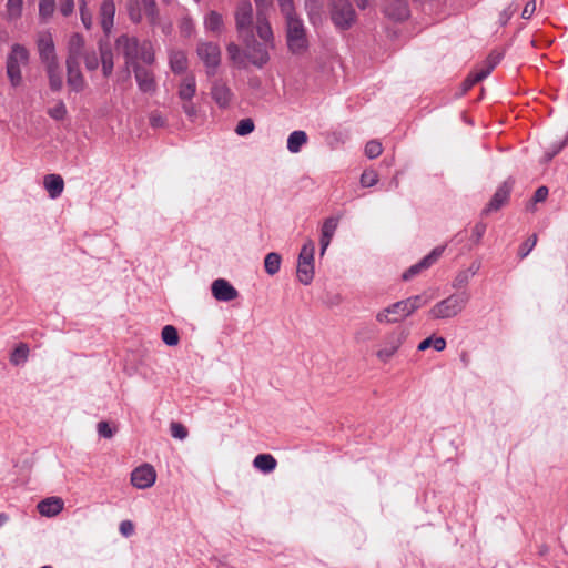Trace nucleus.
I'll use <instances>...</instances> for the list:
<instances>
[{
  "label": "nucleus",
  "mask_w": 568,
  "mask_h": 568,
  "mask_svg": "<svg viewBox=\"0 0 568 568\" xmlns=\"http://www.w3.org/2000/svg\"><path fill=\"white\" fill-rule=\"evenodd\" d=\"M470 301L468 291H458L448 295L446 298L437 302L429 311L428 315L433 320L446 321L457 317L464 312Z\"/></svg>",
  "instance_id": "f257e3e1"
},
{
  "label": "nucleus",
  "mask_w": 568,
  "mask_h": 568,
  "mask_svg": "<svg viewBox=\"0 0 568 568\" xmlns=\"http://www.w3.org/2000/svg\"><path fill=\"white\" fill-rule=\"evenodd\" d=\"M407 337L408 329L402 326H397L394 329L387 332L377 344L375 352L376 358L383 364L389 363L404 345Z\"/></svg>",
  "instance_id": "f03ea898"
},
{
  "label": "nucleus",
  "mask_w": 568,
  "mask_h": 568,
  "mask_svg": "<svg viewBox=\"0 0 568 568\" xmlns=\"http://www.w3.org/2000/svg\"><path fill=\"white\" fill-rule=\"evenodd\" d=\"M286 44L294 55H303L308 50L306 29L298 17H288L286 20Z\"/></svg>",
  "instance_id": "7ed1b4c3"
},
{
  "label": "nucleus",
  "mask_w": 568,
  "mask_h": 568,
  "mask_svg": "<svg viewBox=\"0 0 568 568\" xmlns=\"http://www.w3.org/2000/svg\"><path fill=\"white\" fill-rule=\"evenodd\" d=\"M29 62V52L21 44H13L7 58V75L12 87L22 83V68Z\"/></svg>",
  "instance_id": "20e7f679"
},
{
  "label": "nucleus",
  "mask_w": 568,
  "mask_h": 568,
  "mask_svg": "<svg viewBox=\"0 0 568 568\" xmlns=\"http://www.w3.org/2000/svg\"><path fill=\"white\" fill-rule=\"evenodd\" d=\"M314 255H315V243L313 240L307 239L303 244L301 252L298 254L297 267H296V276L297 280L303 285H308L312 283L315 274L314 266Z\"/></svg>",
  "instance_id": "39448f33"
},
{
  "label": "nucleus",
  "mask_w": 568,
  "mask_h": 568,
  "mask_svg": "<svg viewBox=\"0 0 568 568\" xmlns=\"http://www.w3.org/2000/svg\"><path fill=\"white\" fill-rule=\"evenodd\" d=\"M331 20L337 30L351 29L357 19L356 11L349 0H331Z\"/></svg>",
  "instance_id": "423d86ee"
},
{
  "label": "nucleus",
  "mask_w": 568,
  "mask_h": 568,
  "mask_svg": "<svg viewBox=\"0 0 568 568\" xmlns=\"http://www.w3.org/2000/svg\"><path fill=\"white\" fill-rule=\"evenodd\" d=\"M234 19L239 38L242 41L252 39L253 8L248 0H240L237 2L234 12Z\"/></svg>",
  "instance_id": "0eeeda50"
},
{
  "label": "nucleus",
  "mask_w": 568,
  "mask_h": 568,
  "mask_svg": "<svg viewBox=\"0 0 568 568\" xmlns=\"http://www.w3.org/2000/svg\"><path fill=\"white\" fill-rule=\"evenodd\" d=\"M128 13L132 22L139 23L146 18L151 24L158 21L155 0H129Z\"/></svg>",
  "instance_id": "6e6552de"
},
{
  "label": "nucleus",
  "mask_w": 568,
  "mask_h": 568,
  "mask_svg": "<svg viewBox=\"0 0 568 568\" xmlns=\"http://www.w3.org/2000/svg\"><path fill=\"white\" fill-rule=\"evenodd\" d=\"M200 60L206 68L207 75H214L221 63V49L216 43L201 41L196 49Z\"/></svg>",
  "instance_id": "1a4fd4ad"
},
{
  "label": "nucleus",
  "mask_w": 568,
  "mask_h": 568,
  "mask_svg": "<svg viewBox=\"0 0 568 568\" xmlns=\"http://www.w3.org/2000/svg\"><path fill=\"white\" fill-rule=\"evenodd\" d=\"M408 316H410V313L405 301L402 300L379 310L375 315V320L379 324L389 325L399 323Z\"/></svg>",
  "instance_id": "9d476101"
},
{
  "label": "nucleus",
  "mask_w": 568,
  "mask_h": 568,
  "mask_svg": "<svg viewBox=\"0 0 568 568\" xmlns=\"http://www.w3.org/2000/svg\"><path fill=\"white\" fill-rule=\"evenodd\" d=\"M115 45L116 50L123 54L128 69H132L134 65H140L139 55L142 42H139V40L133 37L121 36L118 38Z\"/></svg>",
  "instance_id": "9b49d317"
},
{
  "label": "nucleus",
  "mask_w": 568,
  "mask_h": 568,
  "mask_svg": "<svg viewBox=\"0 0 568 568\" xmlns=\"http://www.w3.org/2000/svg\"><path fill=\"white\" fill-rule=\"evenodd\" d=\"M446 246L439 245L433 248L426 256H424L418 263L412 265L406 272L403 274V280L408 281L419 274L422 271L429 268L433 264H435L439 257L443 255Z\"/></svg>",
  "instance_id": "f8f14e48"
},
{
  "label": "nucleus",
  "mask_w": 568,
  "mask_h": 568,
  "mask_svg": "<svg viewBox=\"0 0 568 568\" xmlns=\"http://www.w3.org/2000/svg\"><path fill=\"white\" fill-rule=\"evenodd\" d=\"M246 45L247 61L257 68H263L270 60V54L266 44L256 43L254 37L243 41Z\"/></svg>",
  "instance_id": "ddd939ff"
},
{
  "label": "nucleus",
  "mask_w": 568,
  "mask_h": 568,
  "mask_svg": "<svg viewBox=\"0 0 568 568\" xmlns=\"http://www.w3.org/2000/svg\"><path fill=\"white\" fill-rule=\"evenodd\" d=\"M212 296L219 302H231L239 297V291L225 278H216L211 284Z\"/></svg>",
  "instance_id": "4468645a"
},
{
  "label": "nucleus",
  "mask_w": 568,
  "mask_h": 568,
  "mask_svg": "<svg viewBox=\"0 0 568 568\" xmlns=\"http://www.w3.org/2000/svg\"><path fill=\"white\" fill-rule=\"evenodd\" d=\"M156 478V473L150 464H143L131 474V483L134 487L144 489L151 487Z\"/></svg>",
  "instance_id": "2eb2a0df"
},
{
  "label": "nucleus",
  "mask_w": 568,
  "mask_h": 568,
  "mask_svg": "<svg viewBox=\"0 0 568 568\" xmlns=\"http://www.w3.org/2000/svg\"><path fill=\"white\" fill-rule=\"evenodd\" d=\"M138 88L141 92L153 94L156 91V81L152 71L140 65L132 68Z\"/></svg>",
  "instance_id": "dca6fc26"
},
{
  "label": "nucleus",
  "mask_w": 568,
  "mask_h": 568,
  "mask_svg": "<svg viewBox=\"0 0 568 568\" xmlns=\"http://www.w3.org/2000/svg\"><path fill=\"white\" fill-rule=\"evenodd\" d=\"M211 97L220 109H227L233 99V92L222 80H215L211 87Z\"/></svg>",
  "instance_id": "f3484780"
},
{
  "label": "nucleus",
  "mask_w": 568,
  "mask_h": 568,
  "mask_svg": "<svg viewBox=\"0 0 568 568\" xmlns=\"http://www.w3.org/2000/svg\"><path fill=\"white\" fill-rule=\"evenodd\" d=\"M38 50L40 59L43 64L58 61L55 55L54 42L51 33L43 32L39 34Z\"/></svg>",
  "instance_id": "a211bd4d"
},
{
  "label": "nucleus",
  "mask_w": 568,
  "mask_h": 568,
  "mask_svg": "<svg viewBox=\"0 0 568 568\" xmlns=\"http://www.w3.org/2000/svg\"><path fill=\"white\" fill-rule=\"evenodd\" d=\"M513 183L510 181H505L495 192L491 200L484 209V214H489L491 212L498 211L505 203H507L510 192H511Z\"/></svg>",
  "instance_id": "6ab92c4d"
},
{
  "label": "nucleus",
  "mask_w": 568,
  "mask_h": 568,
  "mask_svg": "<svg viewBox=\"0 0 568 568\" xmlns=\"http://www.w3.org/2000/svg\"><path fill=\"white\" fill-rule=\"evenodd\" d=\"M480 266L481 264L479 261H474L467 268L459 270L452 281V287L464 291L463 288H465L469 284L470 280L479 272Z\"/></svg>",
  "instance_id": "aec40b11"
},
{
  "label": "nucleus",
  "mask_w": 568,
  "mask_h": 568,
  "mask_svg": "<svg viewBox=\"0 0 568 568\" xmlns=\"http://www.w3.org/2000/svg\"><path fill=\"white\" fill-rule=\"evenodd\" d=\"M67 63V82L74 92H81L85 88V80L80 70V62Z\"/></svg>",
  "instance_id": "412c9836"
},
{
  "label": "nucleus",
  "mask_w": 568,
  "mask_h": 568,
  "mask_svg": "<svg viewBox=\"0 0 568 568\" xmlns=\"http://www.w3.org/2000/svg\"><path fill=\"white\" fill-rule=\"evenodd\" d=\"M339 219L329 216L324 220L321 229V255H324L338 226Z\"/></svg>",
  "instance_id": "4be33fe9"
},
{
  "label": "nucleus",
  "mask_w": 568,
  "mask_h": 568,
  "mask_svg": "<svg viewBox=\"0 0 568 568\" xmlns=\"http://www.w3.org/2000/svg\"><path fill=\"white\" fill-rule=\"evenodd\" d=\"M115 4L113 0H103L100 7V23L103 31L108 34L114 24Z\"/></svg>",
  "instance_id": "5701e85b"
},
{
  "label": "nucleus",
  "mask_w": 568,
  "mask_h": 568,
  "mask_svg": "<svg viewBox=\"0 0 568 568\" xmlns=\"http://www.w3.org/2000/svg\"><path fill=\"white\" fill-rule=\"evenodd\" d=\"M84 38L80 33H73L68 41L67 62H80L84 53Z\"/></svg>",
  "instance_id": "b1692460"
},
{
  "label": "nucleus",
  "mask_w": 568,
  "mask_h": 568,
  "mask_svg": "<svg viewBox=\"0 0 568 568\" xmlns=\"http://www.w3.org/2000/svg\"><path fill=\"white\" fill-rule=\"evenodd\" d=\"M187 57L183 50H169V65L173 73H184L187 70Z\"/></svg>",
  "instance_id": "393cba45"
},
{
  "label": "nucleus",
  "mask_w": 568,
  "mask_h": 568,
  "mask_svg": "<svg viewBox=\"0 0 568 568\" xmlns=\"http://www.w3.org/2000/svg\"><path fill=\"white\" fill-rule=\"evenodd\" d=\"M196 94V80L193 74L184 77L178 87V95L183 102L192 101Z\"/></svg>",
  "instance_id": "a878e982"
},
{
  "label": "nucleus",
  "mask_w": 568,
  "mask_h": 568,
  "mask_svg": "<svg viewBox=\"0 0 568 568\" xmlns=\"http://www.w3.org/2000/svg\"><path fill=\"white\" fill-rule=\"evenodd\" d=\"M256 33L266 45H270L271 48L274 47V34L272 27L262 12L257 13Z\"/></svg>",
  "instance_id": "bb28decb"
},
{
  "label": "nucleus",
  "mask_w": 568,
  "mask_h": 568,
  "mask_svg": "<svg viewBox=\"0 0 568 568\" xmlns=\"http://www.w3.org/2000/svg\"><path fill=\"white\" fill-rule=\"evenodd\" d=\"M43 184L52 200L59 197L64 189L63 179L59 174H48L44 178Z\"/></svg>",
  "instance_id": "cd10ccee"
},
{
  "label": "nucleus",
  "mask_w": 568,
  "mask_h": 568,
  "mask_svg": "<svg viewBox=\"0 0 568 568\" xmlns=\"http://www.w3.org/2000/svg\"><path fill=\"white\" fill-rule=\"evenodd\" d=\"M277 460L271 454H258L253 459V467L262 474H271L275 470Z\"/></svg>",
  "instance_id": "c85d7f7f"
},
{
  "label": "nucleus",
  "mask_w": 568,
  "mask_h": 568,
  "mask_svg": "<svg viewBox=\"0 0 568 568\" xmlns=\"http://www.w3.org/2000/svg\"><path fill=\"white\" fill-rule=\"evenodd\" d=\"M51 90L60 91L63 87V79L58 61L44 64Z\"/></svg>",
  "instance_id": "c756f323"
},
{
  "label": "nucleus",
  "mask_w": 568,
  "mask_h": 568,
  "mask_svg": "<svg viewBox=\"0 0 568 568\" xmlns=\"http://www.w3.org/2000/svg\"><path fill=\"white\" fill-rule=\"evenodd\" d=\"M384 12L394 20L406 19L408 17L406 0H393L392 4L385 7Z\"/></svg>",
  "instance_id": "7c9ffc66"
},
{
  "label": "nucleus",
  "mask_w": 568,
  "mask_h": 568,
  "mask_svg": "<svg viewBox=\"0 0 568 568\" xmlns=\"http://www.w3.org/2000/svg\"><path fill=\"white\" fill-rule=\"evenodd\" d=\"M308 138L305 131L296 130L293 131L287 138V150L291 153H298L302 148L307 143Z\"/></svg>",
  "instance_id": "2f4dec72"
},
{
  "label": "nucleus",
  "mask_w": 568,
  "mask_h": 568,
  "mask_svg": "<svg viewBox=\"0 0 568 568\" xmlns=\"http://www.w3.org/2000/svg\"><path fill=\"white\" fill-rule=\"evenodd\" d=\"M39 513L43 516L51 517L58 515L62 508V499H41L37 506Z\"/></svg>",
  "instance_id": "473e14b6"
},
{
  "label": "nucleus",
  "mask_w": 568,
  "mask_h": 568,
  "mask_svg": "<svg viewBox=\"0 0 568 568\" xmlns=\"http://www.w3.org/2000/svg\"><path fill=\"white\" fill-rule=\"evenodd\" d=\"M224 21L222 14L210 11L204 18V28L209 32L220 33L223 30Z\"/></svg>",
  "instance_id": "72a5a7b5"
},
{
  "label": "nucleus",
  "mask_w": 568,
  "mask_h": 568,
  "mask_svg": "<svg viewBox=\"0 0 568 568\" xmlns=\"http://www.w3.org/2000/svg\"><path fill=\"white\" fill-rule=\"evenodd\" d=\"M230 60L239 68H245L247 62L246 51H242L240 47L233 42L226 47Z\"/></svg>",
  "instance_id": "f704fd0d"
},
{
  "label": "nucleus",
  "mask_w": 568,
  "mask_h": 568,
  "mask_svg": "<svg viewBox=\"0 0 568 568\" xmlns=\"http://www.w3.org/2000/svg\"><path fill=\"white\" fill-rule=\"evenodd\" d=\"M29 346L26 343L18 344L10 354V363L13 366H22L29 357Z\"/></svg>",
  "instance_id": "c9c22d12"
},
{
  "label": "nucleus",
  "mask_w": 568,
  "mask_h": 568,
  "mask_svg": "<svg viewBox=\"0 0 568 568\" xmlns=\"http://www.w3.org/2000/svg\"><path fill=\"white\" fill-rule=\"evenodd\" d=\"M99 49H100V61L102 64L103 74H104V77H109V75H111V73L113 71V67H114L113 54H112L111 50L106 45H104L102 42L100 43Z\"/></svg>",
  "instance_id": "e433bc0d"
},
{
  "label": "nucleus",
  "mask_w": 568,
  "mask_h": 568,
  "mask_svg": "<svg viewBox=\"0 0 568 568\" xmlns=\"http://www.w3.org/2000/svg\"><path fill=\"white\" fill-rule=\"evenodd\" d=\"M501 59L503 54L500 52L493 51L484 61L483 65L478 69L481 72V77L487 78L495 69V67L501 61Z\"/></svg>",
  "instance_id": "4c0bfd02"
},
{
  "label": "nucleus",
  "mask_w": 568,
  "mask_h": 568,
  "mask_svg": "<svg viewBox=\"0 0 568 568\" xmlns=\"http://www.w3.org/2000/svg\"><path fill=\"white\" fill-rule=\"evenodd\" d=\"M282 258L280 254L271 252L264 258V268L268 275H275L281 268Z\"/></svg>",
  "instance_id": "58836bf2"
},
{
  "label": "nucleus",
  "mask_w": 568,
  "mask_h": 568,
  "mask_svg": "<svg viewBox=\"0 0 568 568\" xmlns=\"http://www.w3.org/2000/svg\"><path fill=\"white\" fill-rule=\"evenodd\" d=\"M429 347H434L435 351L442 352L446 347V341L443 337L430 336V337H427L424 341H422L418 344L417 349L419 352H424V351L428 349Z\"/></svg>",
  "instance_id": "ea45409f"
},
{
  "label": "nucleus",
  "mask_w": 568,
  "mask_h": 568,
  "mask_svg": "<svg viewBox=\"0 0 568 568\" xmlns=\"http://www.w3.org/2000/svg\"><path fill=\"white\" fill-rule=\"evenodd\" d=\"M404 301H405V303L407 305V308H408V311H409V313L412 315L418 308H420L424 305L428 304L429 301H430V297L427 296L426 294H419V295H414V296H410L408 298H405Z\"/></svg>",
  "instance_id": "a19ab883"
},
{
  "label": "nucleus",
  "mask_w": 568,
  "mask_h": 568,
  "mask_svg": "<svg viewBox=\"0 0 568 568\" xmlns=\"http://www.w3.org/2000/svg\"><path fill=\"white\" fill-rule=\"evenodd\" d=\"M139 60L145 64H153L155 61V52L150 41H143L140 49Z\"/></svg>",
  "instance_id": "79ce46f5"
},
{
  "label": "nucleus",
  "mask_w": 568,
  "mask_h": 568,
  "mask_svg": "<svg viewBox=\"0 0 568 568\" xmlns=\"http://www.w3.org/2000/svg\"><path fill=\"white\" fill-rule=\"evenodd\" d=\"M161 337H162V341L168 346H175L179 344L178 329L172 325H166L162 328Z\"/></svg>",
  "instance_id": "37998d69"
},
{
  "label": "nucleus",
  "mask_w": 568,
  "mask_h": 568,
  "mask_svg": "<svg viewBox=\"0 0 568 568\" xmlns=\"http://www.w3.org/2000/svg\"><path fill=\"white\" fill-rule=\"evenodd\" d=\"M89 0H80L79 3V10H80V17L81 21L85 29H91L93 23V17L91 11L88 9Z\"/></svg>",
  "instance_id": "c03bdc74"
},
{
  "label": "nucleus",
  "mask_w": 568,
  "mask_h": 568,
  "mask_svg": "<svg viewBox=\"0 0 568 568\" xmlns=\"http://www.w3.org/2000/svg\"><path fill=\"white\" fill-rule=\"evenodd\" d=\"M55 10V0H39V16L43 20L52 17Z\"/></svg>",
  "instance_id": "a18cd8bd"
},
{
  "label": "nucleus",
  "mask_w": 568,
  "mask_h": 568,
  "mask_svg": "<svg viewBox=\"0 0 568 568\" xmlns=\"http://www.w3.org/2000/svg\"><path fill=\"white\" fill-rule=\"evenodd\" d=\"M48 114L50 118L57 121L63 120L67 114L68 110L63 101H58L53 106L48 109Z\"/></svg>",
  "instance_id": "49530a36"
},
{
  "label": "nucleus",
  "mask_w": 568,
  "mask_h": 568,
  "mask_svg": "<svg viewBox=\"0 0 568 568\" xmlns=\"http://www.w3.org/2000/svg\"><path fill=\"white\" fill-rule=\"evenodd\" d=\"M255 129L254 121L251 118L242 119L237 122L235 133L240 136L251 134Z\"/></svg>",
  "instance_id": "de8ad7c7"
},
{
  "label": "nucleus",
  "mask_w": 568,
  "mask_h": 568,
  "mask_svg": "<svg viewBox=\"0 0 568 568\" xmlns=\"http://www.w3.org/2000/svg\"><path fill=\"white\" fill-rule=\"evenodd\" d=\"M364 152L368 159H376L383 152L382 143L378 140H371L366 143Z\"/></svg>",
  "instance_id": "09e8293b"
},
{
  "label": "nucleus",
  "mask_w": 568,
  "mask_h": 568,
  "mask_svg": "<svg viewBox=\"0 0 568 568\" xmlns=\"http://www.w3.org/2000/svg\"><path fill=\"white\" fill-rule=\"evenodd\" d=\"M361 185L363 187H372L378 182V174L374 170H365L359 179Z\"/></svg>",
  "instance_id": "8fccbe9b"
},
{
  "label": "nucleus",
  "mask_w": 568,
  "mask_h": 568,
  "mask_svg": "<svg viewBox=\"0 0 568 568\" xmlns=\"http://www.w3.org/2000/svg\"><path fill=\"white\" fill-rule=\"evenodd\" d=\"M182 110L190 122L195 123L197 121L200 116V110L192 101L183 102Z\"/></svg>",
  "instance_id": "3c124183"
},
{
  "label": "nucleus",
  "mask_w": 568,
  "mask_h": 568,
  "mask_svg": "<svg viewBox=\"0 0 568 568\" xmlns=\"http://www.w3.org/2000/svg\"><path fill=\"white\" fill-rule=\"evenodd\" d=\"M81 58H83L85 68L89 71H94L98 69L100 59L98 58L95 51H85Z\"/></svg>",
  "instance_id": "603ef678"
},
{
  "label": "nucleus",
  "mask_w": 568,
  "mask_h": 568,
  "mask_svg": "<svg viewBox=\"0 0 568 568\" xmlns=\"http://www.w3.org/2000/svg\"><path fill=\"white\" fill-rule=\"evenodd\" d=\"M170 433L173 438L183 440L187 437V429L181 424L173 422L170 425Z\"/></svg>",
  "instance_id": "864d4df0"
},
{
  "label": "nucleus",
  "mask_w": 568,
  "mask_h": 568,
  "mask_svg": "<svg viewBox=\"0 0 568 568\" xmlns=\"http://www.w3.org/2000/svg\"><path fill=\"white\" fill-rule=\"evenodd\" d=\"M536 243H537V235L534 234L520 245L519 252H518L519 256L521 258L526 257L532 251Z\"/></svg>",
  "instance_id": "5fc2aeb1"
},
{
  "label": "nucleus",
  "mask_w": 568,
  "mask_h": 568,
  "mask_svg": "<svg viewBox=\"0 0 568 568\" xmlns=\"http://www.w3.org/2000/svg\"><path fill=\"white\" fill-rule=\"evenodd\" d=\"M281 12L284 14L285 20L288 19V17H297L294 10V3L293 0H277Z\"/></svg>",
  "instance_id": "6e6d98bb"
},
{
  "label": "nucleus",
  "mask_w": 568,
  "mask_h": 568,
  "mask_svg": "<svg viewBox=\"0 0 568 568\" xmlns=\"http://www.w3.org/2000/svg\"><path fill=\"white\" fill-rule=\"evenodd\" d=\"M22 0H8L7 10L10 18H18L21 14Z\"/></svg>",
  "instance_id": "4d7b16f0"
},
{
  "label": "nucleus",
  "mask_w": 568,
  "mask_h": 568,
  "mask_svg": "<svg viewBox=\"0 0 568 568\" xmlns=\"http://www.w3.org/2000/svg\"><path fill=\"white\" fill-rule=\"evenodd\" d=\"M322 8L320 0H305V9L310 16V20L313 21L314 17L320 13Z\"/></svg>",
  "instance_id": "13d9d810"
},
{
  "label": "nucleus",
  "mask_w": 568,
  "mask_h": 568,
  "mask_svg": "<svg viewBox=\"0 0 568 568\" xmlns=\"http://www.w3.org/2000/svg\"><path fill=\"white\" fill-rule=\"evenodd\" d=\"M149 122L153 129L163 128L166 124L165 118L158 111H153L150 113Z\"/></svg>",
  "instance_id": "bf43d9fd"
},
{
  "label": "nucleus",
  "mask_w": 568,
  "mask_h": 568,
  "mask_svg": "<svg viewBox=\"0 0 568 568\" xmlns=\"http://www.w3.org/2000/svg\"><path fill=\"white\" fill-rule=\"evenodd\" d=\"M97 432L99 436L103 438H112L114 430L111 428L108 422H99L97 425Z\"/></svg>",
  "instance_id": "052dcab7"
},
{
  "label": "nucleus",
  "mask_w": 568,
  "mask_h": 568,
  "mask_svg": "<svg viewBox=\"0 0 568 568\" xmlns=\"http://www.w3.org/2000/svg\"><path fill=\"white\" fill-rule=\"evenodd\" d=\"M486 77H481V72L479 70L471 73L464 82V92L468 91L473 85L484 80Z\"/></svg>",
  "instance_id": "680f3d73"
},
{
  "label": "nucleus",
  "mask_w": 568,
  "mask_h": 568,
  "mask_svg": "<svg viewBox=\"0 0 568 568\" xmlns=\"http://www.w3.org/2000/svg\"><path fill=\"white\" fill-rule=\"evenodd\" d=\"M566 143H567V140L564 142H560L558 144H554L549 150H547L544 155L545 161L549 162L556 154H558L564 149Z\"/></svg>",
  "instance_id": "e2e57ef3"
},
{
  "label": "nucleus",
  "mask_w": 568,
  "mask_h": 568,
  "mask_svg": "<svg viewBox=\"0 0 568 568\" xmlns=\"http://www.w3.org/2000/svg\"><path fill=\"white\" fill-rule=\"evenodd\" d=\"M59 2H60V6H59L60 12L64 17H68V16H70L73 12V10H74V0H59Z\"/></svg>",
  "instance_id": "0e129e2a"
},
{
  "label": "nucleus",
  "mask_w": 568,
  "mask_h": 568,
  "mask_svg": "<svg viewBox=\"0 0 568 568\" xmlns=\"http://www.w3.org/2000/svg\"><path fill=\"white\" fill-rule=\"evenodd\" d=\"M180 29L183 34L190 37L194 30L193 21L187 17L183 18L180 24Z\"/></svg>",
  "instance_id": "69168bd1"
},
{
  "label": "nucleus",
  "mask_w": 568,
  "mask_h": 568,
  "mask_svg": "<svg viewBox=\"0 0 568 568\" xmlns=\"http://www.w3.org/2000/svg\"><path fill=\"white\" fill-rule=\"evenodd\" d=\"M486 232V225L484 223H477L473 229V239L478 243Z\"/></svg>",
  "instance_id": "338daca9"
},
{
  "label": "nucleus",
  "mask_w": 568,
  "mask_h": 568,
  "mask_svg": "<svg viewBox=\"0 0 568 568\" xmlns=\"http://www.w3.org/2000/svg\"><path fill=\"white\" fill-rule=\"evenodd\" d=\"M120 531L124 537H130L134 531V526L130 520H123L120 524Z\"/></svg>",
  "instance_id": "774afa93"
}]
</instances>
